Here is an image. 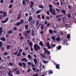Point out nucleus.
<instances>
[{
    "instance_id": "nucleus-57",
    "label": "nucleus",
    "mask_w": 76,
    "mask_h": 76,
    "mask_svg": "<svg viewBox=\"0 0 76 76\" xmlns=\"http://www.w3.org/2000/svg\"><path fill=\"white\" fill-rule=\"evenodd\" d=\"M20 39H21V40H22V39H23V37H20Z\"/></svg>"
},
{
    "instance_id": "nucleus-21",
    "label": "nucleus",
    "mask_w": 76,
    "mask_h": 76,
    "mask_svg": "<svg viewBox=\"0 0 76 76\" xmlns=\"http://www.w3.org/2000/svg\"><path fill=\"white\" fill-rule=\"evenodd\" d=\"M41 11L40 10H37L36 12V14H38V13H41Z\"/></svg>"
},
{
    "instance_id": "nucleus-22",
    "label": "nucleus",
    "mask_w": 76,
    "mask_h": 76,
    "mask_svg": "<svg viewBox=\"0 0 76 76\" xmlns=\"http://www.w3.org/2000/svg\"><path fill=\"white\" fill-rule=\"evenodd\" d=\"M67 39H70V35L69 34H67Z\"/></svg>"
},
{
    "instance_id": "nucleus-20",
    "label": "nucleus",
    "mask_w": 76,
    "mask_h": 76,
    "mask_svg": "<svg viewBox=\"0 0 76 76\" xmlns=\"http://www.w3.org/2000/svg\"><path fill=\"white\" fill-rule=\"evenodd\" d=\"M49 33H50V34H52L53 33V30H49Z\"/></svg>"
},
{
    "instance_id": "nucleus-3",
    "label": "nucleus",
    "mask_w": 76,
    "mask_h": 76,
    "mask_svg": "<svg viewBox=\"0 0 76 76\" xmlns=\"http://www.w3.org/2000/svg\"><path fill=\"white\" fill-rule=\"evenodd\" d=\"M18 66L20 67H23V69H26V64L24 62H23L22 64L21 62H20L18 63Z\"/></svg>"
},
{
    "instance_id": "nucleus-64",
    "label": "nucleus",
    "mask_w": 76,
    "mask_h": 76,
    "mask_svg": "<svg viewBox=\"0 0 76 76\" xmlns=\"http://www.w3.org/2000/svg\"><path fill=\"white\" fill-rule=\"evenodd\" d=\"M29 44H30V47H31V46H32V43L31 42V43H29Z\"/></svg>"
},
{
    "instance_id": "nucleus-23",
    "label": "nucleus",
    "mask_w": 76,
    "mask_h": 76,
    "mask_svg": "<svg viewBox=\"0 0 76 76\" xmlns=\"http://www.w3.org/2000/svg\"><path fill=\"white\" fill-rule=\"evenodd\" d=\"M21 17V14H19L17 18L18 20H19V19Z\"/></svg>"
},
{
    "instance_id": "nucleus-36",
    "label": "nucleus",
    "mask_w": 76,
    "mask_h": 76,
    "mask_svg": "<svg viewBox=\"0 0 76 76\" xmlns=\"http://www.w3.org/2000/svg\"><path fill=\"white\" fill-rule=\"evenodd\" d=\"M50 45V42H48L47 43V44H46V46L47 47H48Z\"/></svg>"
},
{
    "instance_id": "nucleus-51",
    "label": "nucleus",
    "mask_w": 76,
    "mask_h": 76,
    "mask_svg": "<svg viewBox=\"0 0 76 76\" xmlns=\"http://www.w3.org/2000/svg\"><path fill=\"white\" fill-rule=\"evenodd\" d=\"M6 22L5 21V20L4 21L2 20L1 22V23H6Z\"/></svg>"
},
{
    "instance_id": "nucleus-46",
    "label": "nucleus",
    "mask_w": 76,
    "mask_h": 76,
    "mask_svg": "<svg viewBox=\"0 0 76 76\" xmlns=\"http://www.w3.org/2000/svg\"><path fill=\"white\" fill-rule=\"evenodd\" d=\"M27 63L29 65V66H31V63L29 61L27 62Z\"/></svg>"
},
{
    "instance_id": "nucleus-59",
    "label": "nucleus",
    "mask_w": 76,
    "mask_h": 76,
    "mask_svg": "<svg viewBox=\"0 0 76 76\" xmlns=\"http://www.w3.org/2000/svg\"><path fill=\"white\" fill-rule=\"evenodd\" d=\"M0 2L1 3H3L4 1H3V0H1Z\"/></svg>"
},
{
    "instance_id": "nucleus-34",
    "label": "nucleus",
    "mask_w": 76,
    "mask_h": 76,
    "mask_svg": "<svg viewBox=\"0 0 76 76\" xmlns=\"http://www.w3.org/2000/svg\"><path fill=\"white\" fill-rule=\"evenodd\" d=\"M11 47V45H9L8 46H7V50H9V48H10V47Z\"/></svg>"
},
{
    "instance_id": "nucleus-16",
    "label": "nucleus",
    "mask_w": 76,
    "mask_h": 76,
    "mask_svg": "<svg viewBox=\"0 0 76 76\" xmlns=\"http://www.w3.org/2000/svg\"><path fill=\"white\" fill-rule=\"evenodd\" d=\"M61 48V46H58L56 47V49L57 50H60V49Z\"/></svg>"
},
{
    "instance_id": "nucleus-35",
    "label": "nucleus",
    "mask_w": 76,
    "mask_h": 76,
    "mask_svg": "<svg viewBox=\"0 0 76 76\" xmlns=\"http://www.w3.org/2000/svg\"><path fill=\"white\" fill-rule=\"evenodd\" d=\"M29 27V25H27L25 26V28L27 29Z\"/></svg>"
},
{
    "instance_id": "nucleus-26",
    "label": "nucleus",
    "mask_w": 76,
    "mask_h": 76,
    "mask_svg": "<svg viewBox=\"0 0 76 76\" xmlns=\"http://www.w3.org/2000/svg\"><path fill=\"white\" fill-rule=\"evenodd\" d=\"M51 39H53L54 41H55V39H56V38L55 37H54V36H53L51 37Z\"/></svg>"
},
{
    "instance_id": "nucleus-48",
    "label": "nucleus",
    "mask_w": 76,
    "mask_h": 76,
    "mask_svg": "<svg viewBox=\"0 0 76 76\" xmlns=\"http://www.w3.org/2000/svg\"><path fill=\"white\" fill-rule=\"evenodd\" d=\"M47 14H48V15H50V12H49V11L48 10L47 11Z\"/></svg>"
},
{
    "instance_id": "nucleus-14",
    "label": "nucleus",
    "mask_w": 76,
    "mask_h": 76,
    "mask_svg": "<svg viewBox=\"0 0 76 76\" xmlns=\"http://www.w3.org/2000/svg\"><path fill=\"white\" fill-rule=\"evenodd\" d=\"M0 39L3 41H6V38L4 37H2Z\"/></svg>"
},
{
    "instance_id": "nucleus-61",
    "label": "nucleus",
    "mask_w": 76,
    "mask_h": 76,
    "mask_svg": "<svg viewBox=\"0 0 76 76\" xmlns=\"http://www.w3.org/2000/svg\"><path fill=\"white\" fill-rule=\"evenodd\" d=\"M9 20V18H6V19H5V21L6 22H7V20Z\"/></svg>"
},
{
    "instance_id": "nucleus-12",
    "label": "nucleus",
    "mask_w": 76,
    "mask_h": 76,
    "mask_svg": "<svg viewBox=\"0 0 76 76\" xmlns=\"http://www.w3.org/2000/svg\"><path fill=\"white\" fill-rule=\"evenodd\" d=\"M3 32V28L0 27V35H1Z\"/></svg>"
},
{
    "instance_id": "nucleus-4",
    "label": "nucleus",
    "mask_w": 76,
    "mask_h": 76,
    "mask_svg": "<svg viewBox=\"0 0 76 76\" xmlns=\"http://www.w3.org/2000/svg\"><path fill=\"white\" fill-rule=\"evenodd\" d=\"M34 48L35 51H37V50H40L41 47L39 46V45H37V44H35L34 45Z\"/></svg>"
},
{
    "instance_id": "nucleus-62",
    "label": "nucleus",
    "mask_w": 76,
    "mask_h": 76,
    "mask_svg": "<svg viewBox=\"0 0 76 76\" xmlns=\"http://www.w3.org/2000/svg\"><path fill=\"white\" fill-rule=\"evenodd\" d=\"M61 18H59L58 19V21H59L61 20Z\"/></svg>"
},
{
    "instance_id": "nucleus-8",
    "label": "nucleus",
    "mask_w": 76,
    "mask_h": 76,
    "mask_svg": "<svg viewBox=\"0 0 76 76\" xmlns=\"http://www.w3.org/2000/svg\"><path fill=\"white\" fill-rule=\"evenodd\" d=\"M55 65H56V69H60V64H55Z\"/></svg>"
},
{
    "instance_id": "nucleus-30",
    "label": "nucleus",
    "mask_w": 76,
    "mask_h": 76,
    "mask_svg": "<svg viewBox=\"0 0 76 76\" xmlns=\"http://www.w3.org/2000/svg\"><path fill=\"white\" fill-rule=\"evenodd\" d=\"M28 58H32V56L30 55H28Z\"/></svg>"
},
{
    "instance_id": "nucleus-41",
    "label": "nucleus",
    "mask_w": 76,
    "mask_h": 76,
    "mask_svg": "<svg viewBox=\"0 0 76 76\" xmlns=\"http://www.w3.org/2000/svg\"><path fill=\"white\" fill-rule=\"evenodd\" d=\"M68 18H70V17H71V15H70V14H68Z\"/></svg>"
},
{
    "instance_id": "nucleus-27",
    "label": "nucleus",
    "mask_w": 76,
    "mask_h": 76,
    "mask_svg": "<svg viewBox=\"0 0 76 76\" xmlns=\"http://www.w3.org/2000/svg\"><path fill=\"white\" fill-rule=\"evenodd\" d=\"M56 40L57 41H59L60 40V38L58 37L56 38Z\"/></svg>"
},
{
    "instance_id": "nucleus-24",
    "label": "nucleus",
    "mask_w": 76,
    "mask_h": 76,
    "mask_svg": "<svg viewBox=\"0 0 76 76\" xmlns=\"http://www.w3.org/2000/svg\"><path fill=\"white\" fill-rule=\"evenodd\" d=\"M30 32H31V30H28L26 31V33L28 35H29V34H30Z\"/></svg>"
},
{
    "instance_id": "nucleus-47",
    "label": "nucleus",
    "mask_w": 76,
    "mask_h": 76,
    "mask_svg": "<svg viewBox=\"0 0 76 76\" xmlns=\"http://www.w3.org/2000/svg\"><path fill=\"white\" fill-rule=\"evenodd\" d=\"M63 43L65 45H67V43H66L65 41V42H63Z\"/></svg>"
},
{
    "instance_id": "nucleus-58",
    "label": "nucleus",
    "mask_w": 76,
    "mask_h": 76,
    "mask_svg": "<svg viewBox=\"0 0 76 76\" xmlns=\"http://www.w3.org/2000/svg\"><path fill=\"white\" fill-rule=\"evenodd\" d=\"M56 46V44H54L52 46V48H54Z\"/></svg>"
},
{
    "instance_id": "nucleus-2",
    "label": "nucleus",
    "mask_w": 76,
    "mask_h": 76,
    "mask_svg": "<svg viewBox=\"0 0 76 76\" xmlns=\"http://www.w3.org/2000/svg\"><path fill=\"white\" fill-rule=\"evenodd\" d=\"M24 22V20L23 19H22L21 21H19V22H17L16 23H15V26H19L20 25H21L22 24V23H23V22Z\"/></svg>"
},
{
    "instance_id": "nucleus-15",
    "label": "nucleus",
    "mask_w": 76,
    "mask_h": 76,
    "mask_svg": "<svg viewBox=\"0 0 76 76\" xmlns=\"http://www.w3.org/2000/svg\"><path fill=\"white\" fill-rule=\"evenodd\" d=\"M35 21L33 20L31 22H29V23H30L31 25H33V24H34L35 23Z\"/></svg>"
},
{
    "instance_id": "nucleus-43",
    "label": "nucleus",
    "mask_w": 76,
    "mask_h": 76,
    "mask_svg": "<svg viewBox=\"0 0 76 76\" xmlns=\"http://www.w3.org/2000/svg\"><path fill=\"white\" fill-rule=\"evenodd\" d=\"M32 36H35V33L32 32L31 33Z\"/></svg>"
},
{
    "instance_id": "nucleus-9",
    "label": "nucleus",
    "mask_w": 76,
    "mask_h": 76,
    "mask_svg": "<svg viewBox=\"0 0 76 76\" xmlns=\"http://www.w3.org/2000/svg\"><path fill=\"white\" fill-rule=\"evenodd\" d=\"M7 33L8 34H13V30H10L7 32Z\"/></svg>"
},
{
    "instance_id": "nucleus-11",
    "label": "nucleus",
    "mask_w": 76,
    "mask_h": 76,
    "mask_svg": "<svg viewBox=\"0 0 76 76\" xmlns=\"http://www.w3.org/2000/svg\"><path fill=\"white\" fill-rule=\"evenodd\" d=\"M7 12H4L3 13V15L2 16V17H6L7 16Z\"/></svg>"
},
{
    "instance_id": "nucleus-45",
    "label": "nucleus",
    "mask_w": 76,
    "mask_h": 76,
    "mask_svg": "<svg viewBox=\"0 0 76 76\" xmlns=\"http://www.w3.org/2000/svg\"><path fill=\"white\" fill-rule=\"evenodd\" d=\"M40 16H41L40 15H37V17H38V19H41V17H40Z\"/></svg>"
},
{
    "instance_id": "nucleus-33",
    "label": "nucleus",
    "mask_w": 76,
    "mask_h": 76,
    "mask_svg": "<svg viewBox=\"0 0 76 76\" xmlns=\"http://www.w3.org/2000/svg\"><path fill=\"white\" fill-rule=\"evenodd\" d=\"M12 7H13V4H11L9 5V9H11V8H12Z\"/></svg>"
},
{
    "instance_id": "nucleus-6",
    "label": "nucleus",
    "mask_w": 76,
    "mask_h": 76,
    "mask_svg": "<svg viewBox=\"0 0 76 76\" xmlns=\"http://www.w3.org/2000/svg\"><path fill=\"white\" fill-rule=\"evenodd\" d=\"M12 71H10L9 72H7L8 75L9 76H13V75L12 74Z\"/></svg>"
},
{
    "instance_id": "nucleus-63",
    "label": "nucleus",
    "mask_w": 76,
    "mask_h": 76,
    "mask_svg": "<svg viewBox=\"0 0 76 76\" xmlns=\"http://www.w3.org/2000/svg\"><path fill=\"white\" fill-rule=\"evenodd\" d=\"M32 76H38V74H36L34 75H33Z\"/></svg>"
},
{
    "instance_id": "nucleus-54",
    "label": "nucleus",
    "mask_w": 76,
    "mask_h": 76,
    "mask_svg": "<svg viewBox=\"0 0 76 76\" xmlns=\"http://www.w3.org/2000/svg\"><path fill=\"white\" fill-rule=\"evenodd\" d=\"M51 48H52V46L51 47L50 45L48 47V49H51Z\"/></svg>"
},
{
    "instance_id": "nucleus-50",
    "label": "nucleus",
    "mask_w": 76,
    "mask_h": 76,
    "mask_svg": "<svg viewBox=\"0 0 76 76\" xmlns=\"http://www.w3.org/2000/svg\"><path fill=\"white\" fill-rule=\"evenodd\" d=\"M56 10L58 12L60 11V10L59 9H57V8H56Z\"/></svg>"
},
{
    "instance_id": "nucleus-19",
    "label": "nucleus",
    "mask_w": 76,
    "mask_h": 76,
    "mask_svg": "<svg viewBox=\"0 0 76 76\" xmlns=\"http://www.w3.org/2000/svg\"><path fill=\"white\" fill-rule=\"evenodd\" d=\"M61 13H63L64 15H66V11L64 10H62L61 11Z\"/></svg>"
},
{
    "instance_id": "nucleus-18",
    "label": "nucleus",
    "mask_w": 76,
    "mask_h": 76,
    "mask_svg": "<svg viewBox=\"0 0 76 76\" xmlns=\"http://www.w3.org/2000/svg\"><path fill=\"white\" fill-rule=\"evenodd\" d=\"M34 62L35 64H37L38 62V61H37V59L35 58L34 59Z\"/></svg>"
},
{
    "instance_id": "nucleus-1",
    "label": "nucleus",
    "mask_w": 76,
    "mask_h": 76,
    "mask_svg": "<svg viewBox=\"0 0 76 76\" xmlns=\"http://www.w3.org/2000/svg\"><path fill=\"white\" fill-rule=\"evenodd\" d=\"M49 7L50 9L49 10L50 12L53 15H56V10L55 9H52V7H53V6L49 5Z\"/></svg>"
},
{
    "instance_id": "nucleus-60",
    "label": "nucleus",
    "mask_w": 76,
    "mask_h": 76,
    "mask_svg": "<svg viewBox=\"0 0 76 76\" xmlns=\"http://www.w3.org/2000/svg\"><path fill=\"white\" fill-rule=\"evenodd\" d=\"M32 70L33 71L35 70H36V68L34 67L33 68H32Z\"/></svg>"
},
{
    "instance_id": "nucleus-13",
    "label": "nucleus",
    "mask_w": 76,
    "mask_h": 76,
    "mask_svg": "<svg viewBox=\"0 0 76 76\" xmlns=\"http://www.w3.org/2000/svg\"><path fill=\"white\" fill-rule=\"evenodd\" d=\"M39 8L42 9V11H43V9L44 8V7L43 6L39 4Z\"/></svg>"
},
{
    "instance_id": "nucleus-29",
    "label": "nucleus",
    "mask_w": 76,
    "mask_h": 76,
    "mask_svg": "<svg viewBox=\"0 0 76 76\" xmlns=\"http://www.w3.org/2000/svg\"><path fill=\"white\" fill-rule=\"evenodd\" d=\"M3 45V42H2L0 41V48H1Z\"/></svg>"
},
{
    "instance_id": "nucleus-17",
    "label": "nucleus",
    "mask_w": 76,
    "mask_h": 76,
    "mask_svg": "<svg viewBox=\"0 0 76 76\" xmlns=\"http://www.w3.org/2000/svg\"><path fill=\"white\" fill-rule=\"evenodd\" d=\"M39 45H40L42 47H43V43L42 41H41L39 42Z\"/></svg>"
},
{
    "instance_id": "nucleus-31",
    "label": "nucleus",
    "mask_w": 76,
    "mask_h": 76,
    "mask_svg": "<svg viewBox=\"0 0 76 76\" xmlns=\"http://www.w3.org/2000/svg\"><path fill=\"white\" fill-rule=\"evenodd\" d=\"M24 35H25V38H27V37L28 36V34L27 33H25Z\"/></svg>"
},
{
    "instance_id": "nucleus-38",
    "label": "nucleus",
    "mask_w": 76,
    "mask_h": 76,
    "mask_svg": "<svg viewBox=\"0 0 76 76\" xmlns=\"http://www.w3.org/2000/svg\"><path fill=\"white\" fill-rule=\"evenodd\" d=\"M8 54L9 53H7V52H5L4 53V56H6L7 54Z\"/></svg>"
},
{
    "instance_id": "nucleus-52",
    "label": "nucleus",
    "mask_w": 76,
    "mask_h": 76,
    "mask_svg": "<svg viewBox=\"0 0 76 76\" xmlns=\"http://www.w3.org/2000/svg\"><path fill=\"white\" fill-rule=\"evenodd\" d=\"M17 29V27H15L13 28V30L14 31H16Z\"/></svg>"
},
{
    "instance_id": "nucleus-55",
    "label": "nucleus",
    "mask_w": 76,
    "mask_h": 76,
    "mask_svg": "<svg viewBox=\"0 0 76 76\" xmlns=\"http://www.w3.org/2000/svg\"><path fill=\"white\" fill-rule=\"evenodd\" d=\"M31 3L30 4L31 5H33V4H34V2L31 1Z\"/></svg>"
},
{
    "instance_id": "nucleus-28",
    "label": "nucleus",
    "mask_w": 76,
    "mask_h": 76,
    "mask_svg": "<svg viewBox=\"0 0 76 76\" xmlns=\"http://www.w3.org/2000/svg\"><path fill=\"white\" fill-rule=\"evenodd\" d=\"M49 74H53V72L51 70H49Z\"/></svg>"
},
{
    "instance_id": "nucleus-5",
    "label": "nucleus",
    "mask_w": 76,
    "mask_h": 76,
    "mask_svg": "<svg viewBox=\"0 0 76 76\" xmlns=\"http://www.w3.org/2000/svg\"><path fill=\"white\" fill-rule=\"evenodd\" d=\"M44 54H47L48 55H49V54H50V51L47 50H46L45 52L44 53H43Z\"/></svg>"
},
{
    "instance_id": "nucleus-53",
    "label": "nucleus",
    "mask_w": 76,
    "mask_h": 76,
    "mask_svg": "<svg viewBox=\"0 0 76 76\" xmlns=\"http://www.w3.org/2000/svg\"><path fill=\"white\" fill-rule=\"evenodd\" d=\"M42 19H45L44 15H42Z\"/></svg>"
},
{
    "instance_id": "nucleus-7",
    "label": "nucleus",
    "mask_w": 76,
    "mask_h": 76,
    "mask_svg": "<svg viewBox=\"0 0 76 76\" xmlns=\"http://www.w3.org/2000/svg\"><path fill=\"white\" fill-rule=\"evenodd\" d=\"M28 20L29 22H30L32 20V17L31 16H30L29 17V18L28 19Z\"/></svg>"
},
{
    "instance_id": "nucleus-42",
    "label": "nucleus",
    "mask_w": 76,
    "mask_h": 76,
    "mask_svg": "<svg viewBox=\"0 0 76 76\" xmlns=\"http://www.w3.org/2000/svg\"><path fill=\"white\" fill-rule=\"evenodd\" d=\"M17 56H20V52H18L17 55Z\"/></svg>"
},
{
    "instance_id": "nucleus-44",
    "label": "nucleus",
    "mask_w": 76,
    "mask_h": 76,
    "mask_svg": "<svg viewBox=\"0 0 76 76\" xmlns=\"http://www.w3.org/2000/svg\"><path fill=\"white\" fill-rule=\"evenodd\" d=\"M1 50L2 51H4V47H2L1 48Z\"/></svg>"
},
{
    "instance_id": "nucleus-39",
    "label": "nucleus",
    "mask_w": 76,
    "mask_h": 76,
    "mask_svg": "<svg viewBox=\"0 0 76 76\" xmlns=\"http://www.w3.org/2000/svg\"><path fill=\"white\" fill-rule=\"evenodd\" d=\"M16 74L18 75L20 74V72L19 70H17L16 72Z\"/></svg>"
},
{
    "instance_id": "nucleus-10",
    "label": "nucleus",
    "mask_w": 76,
    "mask_h": 76,
    "mask_svg": "<svg viewBox=\"0 0 76 76\" xmlns=\"http://www.w3.org/2000/svg\"><path fill=\"white\" fill-rule=\"evenodd\" d=\"M21 60L22 61H24L26 62H27V61H28L27 59H26V58H22Z\"/></svg>"
},
{
    "instance_id": "nucleus-25",
    "label": "nucleus",
    "mask_w": 76,
    "mask_h": 76,
    "mask_svg": "<svg viewBox=\"0 0 76 76\" xmlns=\"http://www.w3.org/2000/svg\"><path fill=\"white\" fill-rule=\"evenodd\" d=\"M44 24H42L41 26V29H44Z\"/></svg>"
},
{
    "instance_id": "nucleus-40",
    "label": "nucleus",
    "mask_w": 76,
    "mask_h": 76,
    "mask_svg": "<svg viewBox=\"0 0 76 76\" xmlns=\"http://www.w3.org/2000/svg\"><path fill=\"white\" fill-rule=\"evenodd\" d=\"M39 21H38V20H37L36 24V25H38V24H39Z\"/></svg>"
},
{
    "instance_id": "nucleus-37",
    "label": "nucleus",
    "mask_w": 76,
    "mask_h": 76,
    "mask_svg": "<svg viewBox=\"0 0 76 76\" xmlns=\"http://www.w3.org/2000/svg\"><path fill=\"white\" fill-rule=\"evenodd\" d=\"M22 3L23 5H25V0H23L22 1Z\"/></svg>"
},
{
    "instance_id": "nucleus-49",
    "label": "nucleus",
    "mask_w": 76,
    "mask_h": 76,
    "mask_svg": "<svg viewBox=\"0 0 76 76\" xmlns=\"http://www.w3.org/2000/svg\"><path fill=\"white\" fill-rule=\"evenodd\" d=\"M50 23H48L47 24V26L48 27H49V26H50Z\"/></svg>"
},
{
    "instance_id": "nucleus-56",
    "label": "nucleus",
    "mask_w": 76,
    "mask_h": 76,
    "mask_svg": "<svg viewBox=\"0 0 76 76\" xmlns=\"http://www.w3.org/2000/svg\"><path fill=\"white\" fill-rule=\"evenodd\" d=\"M12 11L10 10L9 11V13H10V14H12Z\"/></svg>"
},
{
    "instance_id": "nucleus-32",
    "label": "nucleus",
    "mask_w": 76,
    "mask_h": 76,
    "mask_svg": "<svg viewBox=\"0 0 76 76\" xmlns=\"http://www.w3.org/2000/svg\"><path fill=\"white\" fill-rule=\"evenodd\" d=\"M42 62L43 63H45L46 64L47 63H48V62H47V61L45 60H43L42 61Z\"/></svg>"
}]
</instances>
